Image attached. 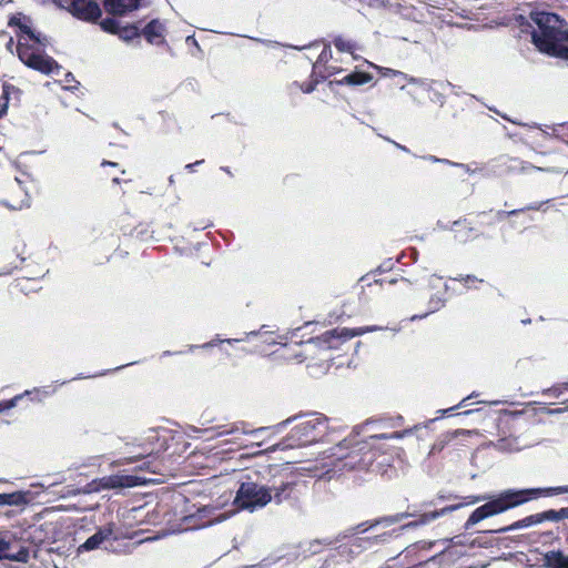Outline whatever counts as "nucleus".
<instances>
[{"label":"nucleus","instance_id":"41","mask_svg":"<svg viewBox=\"0 0 568 568\" xmlns=\"http://www.w3.org/2000/svg\"><path fill=\"white\" fill-rule=\"evenodd\" d=\"M474 396H475V395H474V394H471V395H469L468 397L464 398V399H463L458 405L453 406V407H450V408H448V409H440V410H438V412H439L442 415H445V414H446V413H448V412H452V410H455V409H456V408H458V407H462V406L464 405V403H465L468 398H471V397H474Z\"/></svg>","mask_w":568,"mask_h":568},{"label":"nucleus","instance_id":"10","mask_svg":"<svg viewBox=\"0 0 568 568\" xmlns=\"http://www.w3.org/2000/svg\"><path fill=\"white\" fill-rule=\"evenodd\" d=\"M61 8L65 9L74 18L85 22H95L102 16V11L95 0H65L64 6Z\"/></svg>","mask_w":568,"mask_h":568},{"label":"nucleus","instance_id":"56","mask_svg":"<svg viewBox=\"0 0 568 568\" xmlns=\"http://www.w3.org/2000/svg\"><path fill=\"white\" fill-rule=\"evenodd\" d=\"M293 419H297V417L295 416V417H293V418H288V419H286V420H285V424L291 423Z\"/></svg>","mask_w":568,"mask_h":568},{"label":"nucleus","instance_id":"48","mask_svg":"<svg viewBox=\"0 0 568 568\" xmlns=\"http://www.w3.org/2000/svg\"><path fill=\"white\" fill-rule=\"evenodd\" d=\"M397 282H398V280H397V278H390V280H388V281H386V280H379V281H376V283H379L381 285H384V283H388L389 285H393V284H395V283H397Z\"/></svg>","mask_w":568,"mask_h":568},{"label":"nucleus","instance_id":"29","mask_svg":"<svg viewBox=\"0 0 568 568\" xmlns=\"http://www.w3.org/2000/svg\"><path fill=\"white\" fill-rule=\"evenodd\" d=\"M16 91V88L12 85H2V92L0 94V116L7 113L10 94Z\"/></svg>","mask_w":568,"mask_h":568},{"label":"nucleus","instance_id":"34","mask_svg":"<svg viewBox=\"0 0 568 568\" xmlns=\"http://www.w3.org/2000/svg\"><path fill=\"white\" fill-rule=\"evenodd\" d=\"M100 27L103 31L118 34L120 30V26L118 21L113 18H106L100 22Z\"/></svg>","mask_w":568,"mask_h":568},{"label":"nucleus","instance_id":"18","mask_svg":"<svg viewBox=\"0 0 568 568\" xmlns=\"http://www.w3.org/2000/svg\"><path fill=\"white\" fill-rule=\"evenodd\" d=\"M104 7L108 12L122 16L138 9L139 0H104Z\"/></svg>","mask_w":568,"mask_h":568},{"label":"nucleus","instance_id":"22","mask_svg":"<svg viewBox=\"0 0 568 568\" xmlns=\"http://www.w3.org/2000/svg\"><path fill=\"white\" fill-rule=\"evenodd\" d=\"M373 77L369 73L362 71H354L346 74L342 80L338 81L339 84L346 85H363L372 81Z\"/></svg>","mask_w":568,"mask_h":568},{"label":"nucleus","instance_id":"55","mask_svg":"<svg viewBox=\"0 0 568 568\" xmlns=\"http://www.w3.org/2000/svg\"><path fill=\"white\" fill-rule=\"evenodd\" d=\"M53 1L61 8L62 6H64L65 0H53Z\"/></svg>","mask_w":568,"mask_h":568},{"label":"nucleus","instance_id":"53","mask_svg":"<svg viewBox=\"0 0 568 568\" xmlns=\"http://www.w3.org/2000/svg\"><path fill=\"white\" fill-rule=\"evenodd\" d=\"M216 343L215 342H209V343H205L202 345L203 348H209V347H212L214 346Z\"/></svg>","mask_w":568,"mask_h":568},{"label":"nucleus","instance_id":"11","mask_svg":"<svg viewBox=\"0 0 568 568\" xmlns=\"http://www.w3.org/2000/svg\"><path fill=\"white\" fill-rule=\"evenodd\" d=\"M149 479L134 475H111L100 479V487L103 489L129 488L144 485Z\"/></svg>","mask_w":568,"mask_h":568},{"label":"nucleus","instance_id":"2","mask_svg":"<svg viewBox=\"0 0 568 568\" xmlns=\"http://www.w3.org/2000/svg\"><path fill=\"white\" fill-rule=\"evenodd\" d=\"M560 494H568V486L503 490L495 498L476 508L466 520L464 528L468 530L488 517L501 514L542 496Z\"/></svg>","mask_w":568,"mask_h":568},{"label":"nucleus","instance_id":"23","mask_svg":"<svg viewBox=\"0 0 568 568\" xmlns=\"http://www.w3.org/2000/svg\"><path fill=\"white\" fill-rule=\"evenodd\" d=\"M493 446L505 453H513V452H519L521 449V446L518 443V439L516 437H505L499 438L496 440Z\"/></svg>","mask_w":568,"mask_h":568},{"label":"nucleus","instance_id":"40","mask_svg":"<svg viewBox=\"0 0 568 568\" xmlns=\"http://www.w3.org/2000/svg\"><path fill=\"white\" fill-rule=\"evenodd\" d=\"M385 75H393V77H400L402 79L406 80L408 82V79L410 77H408L407 74L400 72V71H396V70H392V69H385Z\"/></svg>","mask_w":568,"mask_h":568},{"label":"nucleus","instance_id":"52","mask_svg":"<svg viewBox=\"0 0 568 568\" xmlns=\"http://www.w3.org/2000/svg\"><path fill=\"white\" fill-rule=\"evenodd\" d=\"M102 165L116 166V165H118V163H115V162H111V161H103V162H102Z\"/></svg>","mask_w":568,"mask_h":568},{"label":"nucleus","instance_id":"38","mask_svg":"<svg viewBox=\"0 0 568 568\" xmlns=\"http://www.w3.org/2000/svg\"><path fill=\"white\" fill-rule=\"evenodd\" d=\"M567 387H568V383H564V384H559L557 386L550 387V388L546 389L544 393L546 395L557 398L562 394V390L566 389Z\"/></svg>","mask_w":568,"mask_h":568},{"label":"nucleus","instance_id":"32","mask_svg":"<svg viewBox=\"0 0 568 568\" xmlns=\"http://www.w3.org/2000/svg\"><path fill=\"white\" fill-rule=\"evenodd\" d=\"M510 165L508 166V169L510 171H521V172H526V171H529V170H536V171H540L541 169L538 168V166H535L530 163H526V162H520L518 161L517 159H510Z\"/></svg>","mask_w":568,"mask_h":568},{"label":"nucleus","instance_id":"57","mask_svg":"<svg viewBox=\"0 0 568 568\" xmlns=\"http://www.w3.org/2000/svg\"><path fill=\"white\" fill-rule=\"evenodd\" d=\"M169 182H170L171 184H172V183H174V179H173V176H172V175L169 178Z\"/></svg>","mask_w":568,"mask_h":568},{"label":"nucleus","instance_id":"27","mask_svg":"<svg viewBox=\"0 0 568 568\" xmlns=\"http://www.w3.org/2000/svg\"><path fill=\"white\" fill-rule=\"evenodd\" d=\"M326 71L327 73H321L320 74V79H316L314 81H311L308 83H303L300 85V89L304 92V93H311L315 90L316 88V84L321 81V80H325L327 77L334 74L335 72H337V69L334 68V67H328L326 68Z\"/></svg>","mask_w":568,"mask_h":568},{"label":"nucleus","instance_id":"39","mask_svg":"<svg viewBox=\"0 0 568 568\" xmlns=\"http://www.w3.org/2000/svg\"><path fill=\"white\" fill-rule=\"evenodd\" d=\"M447 164L453 165V166H459V168L464 169L467 173H475L480 170L478 166H476L475 169H471L470 165H468V164L456 163L453 161H447Z\"/></svg>","mask_w":568,"mask_h":568},{"label":"nucleus","instance_id":"25","mask_svg":"<svg viewBox=\"0 0 568 568\" xmlns=\"http://www.w3.org/2000/svg\"><path fill=\"white\" fill-rule=\"evenodd\" d=\"M262 430H263V428L247 429V428H245L244 423H242L241 425L235 424L230 427L223 426V430H220L217 433V436H222V435H226V434H237V433L255 435Z\"/></svg>","mask_w":568,"mask_h":568},{"label":"nucleus","instance_id":"58","mask_svg":"<svg viewBox=\"0 0 568 568\" xmlns=\"http://www.w3.org/2000/svg\"><path fill=\"white\" fill-rule=\"evenodd\" d=\"M113 183H120V179L119 178H114L113 179Z\"/></svg>","mask_w":568,"mask_h":568},{"label":"nucleus","instance_id":"26","mask_svg":"<svg viewBox=\"0 0 568 568\" xmlns=\"http://www.w3.org/2000/svg\"><path fill=\"white\" fill-rule=\"evenodd\" d=\"M542 523L546 520L549 521H560L564 519H568V508H560L558 510L549 509L541 513Z\"/></svg>","mask_w":568,"mask_h":568},{"label":"nucleus","instance_id":"37","mask_svg":"<svg viewBox=\"0 0 568 568\" xmlns=\"http://www.w3.org/2000/svg\"><path fill=\"white\" fill-rule=\"evenodd\" d=\"M567 387H568V383H564V384H559L557 386L550 387V388L546 389L544 393L546 395L557 398L562 394V390L566 389Z\"/></svg>","mask_w":568,"mask_h":568},{"label":"nucleus","instance_id":"28","mask_svg":"<svg viewBox=\"0 0 568 568\" xmlns=\"http://www.w3.org/2000/svg\"><path fill=\"white\" fill-rule=\"evenodd\" d=\"M332 58V50H331V47L329 45H325L322 50V52L320 53L316 62L313 64V75H316L317 73H322L320 71V68L322 65H324L325 63H327L329 61V59Z\"/></svg>","mask_w":568,"mask_h":568},{"label":"nucleus","instance_id":"30","mask_svg":"<svg viewBox=\"0 0 568 568\" xmlns=\"http://www.w3.org/2000/svg\"><path fill=\"white\" fill-rule=\"evenodd\" d=\"M409 516H413V515L408 514V513H400V514H396V515H392V516H386V517L381 518L379 520H376L375 524H373L371 527L378 525V524H384L386 526H390V525L399 523L400 520H403L404 518H407Z\"/></svg>","mask_w":568,"mask_h":568},{"label":"nucleus","instance_id":"17","mask_svg":"<svg viewBox=\"0 0 568 568\" xmlns=\"http://www.w3.org/2000/svg\"><path fill=\"white\" fill-rule=\"evenodd\" d=\"M542 568H568V554L562 550H549L542 554Z\"/></svg>","mask_w":568,"mask_h":568},{"label":"nucleus","instance_id":"16","mask_svg":"<svg viewBox=\"0 0 568 568\" xmlns=\"http://www.w3.org/2000/svg\"><path fill=\"white\" fill-rule=\"evenodd\" d=\"M11 541L0 536V560L8 559L18 562H28L30 555L28 548L21 547L18 552L10 554Z\"/></svg>","mask_w":568,"mask_h":568},{"label":"nucleus","instance_id":"14","mask_svg":"<svg viewBox=\"0 0 568 568\" xmlns=\"http://www.w3.org/2000/svg\"><path fill=\"white\" fill-rule=\"evenodd\" d=\"M165 31L166 27L164 22L158 19L151 20L142 30V34L146 41L151 44L165 43Z\"/></svg>","mask_w":568,"mask_h":568},{"label":"nucleus","instance_id":"43","mask_svg":"<svg viewBox=\"0 0 568 568\" xmlns=\"http://www.w3.org/2000/svg\"><path fill=\"white\" fill-rule=\"evenodd\" d=\"M484 500H486L485 496H471L469 497V501H467L466 505H471Z\"/></svg>","mask_w":568,"mask_h":568},{"label":"nucleus","instance_id":"1","mask_svg":"<svg viewBox=\"0 0 568 568\" xmlns=\"http://www.w3.org/2000/svg\"><path fill=\"white\" fill-rule=\"evenodd\" d=\"M521 31H529L536 48L550 57L568 61V24L559 16L544 11H531L528 18L517 19Z\"/></svg>","mask_w":568,"mask_h":568},{"label":"nucleus","instance_id":"47","mask_svg":"<svg viewBox=\"0 0 568 568\" xmlns=\"http://www.w3.org/2000/svg\"><path fill=\"white\" fill-rule=\"evenodd\" d=\"M458 281H464L466 283L468 282H471V281H477V278L473 275H466V276H462L460 278H457Z\"/></svg>","mask_w":568,"mask_h":568},{"label":"nucleus","instance_id":"35","mask_svg":"<svg viewBox=\"0 0 568 568\" xmlns=\"http://www.w3.org/2000/svg\"><path fill=\"white\" fill-rule=\"evenodd\" d=\"M31 394V392L29 390H26L24 394H20V395H17L14 396L13 398L9 399V400H3V402H0V413L3 412V410H8V409H11L13 407L17 406L18 402L24 396V395H29Z\"/></svg>","mask_w":568,"mask_h":568},{"label":"nucleus","instance_id":"46","mask_svg":"<svg viewBox=\"0 0 568 568\" xmlns=\"http://www.w3.org/2000/svg\"><path fill=\"white\" fill-rule=\"evenodd\" d=\"M201 163H203V160H200V161H195L194 163H190V164H186L185 165V169L190 172H193L194 171V168L196 165H200Z\"/></svg>","mask_w":568,"mask_h":568},{"label":"nucleus","instance_id":"9","mask_svg":"<svg viewBox=\"0 0 568 568\" xmlns=\"http://www.w3.org/2000/svg\"><path fill=\"white\" fill-rule=\"evenodd\" d=\"M217 508L213 506H203L195 513L183 517V527L181 530H194L212 526L222 521L225 517L216 514Z\"/></svg>","mask_w":568,"mask_h":568},{"label":"nucleus","instance_id":"12","mask_svg":"<svg viewBox=\"0 0 568 568\" xmlns=\"http://www.w3.org/2000/svg\"><path fill=\"white\" fill-rule=\"evenodd\" d=\"M114 524H108L98 529L95 534L89 537L80 547L79 551H91L98 549L106 540H116Z\"/></svg>","mask_w":568,"mask_h":568},{"label":"nucleus","instance_id":"13","mask_svg":"<svg viewBox=\"0 0 568 568\" xmlns=\"http://www.w3.org/2000/svg\"><path fill=\"white\" fill-rule=\"evenodd\" d=\"M462 506L463 504L449 505L439 510L424 513L416 520L404 525L402 529L428 525L429 523L436 520L437 518L459 509Z\"/></svg>","mask_w":568,"mask_h":568},{"label":"nucleus","instance_id":"31","mask_svg":"<svg viewBox=\"0 0 568 568\" xmlns=\"http://www.w3.org/2000/svg\"><path fill=\"white\" fill-rule=\"evenodd\" d=\"M118 36L123 41H130L140 36L139 29L134 26L120 27Z\"/></svg>","mask_w":568,"mask_h":568},{"label":"nucleus","instance_id":"7","mask_svg":"<svg viewBox=\"0 0 568 568\" xmlns=\"http://www.w3.org/2000/svg\"><path fill=\"white\" fill-rule=\"evenodd\" d=\"M407 93L417 104H422L424 95L427 94L428 99L433 103L443 106L445 104V91L452 87L450 82H443L423 78H409Z\"/></svg>","mask_w":568,"mask_h":568},{"label":"nucleus","instance_id":"20","mask_svg":"<svg viewBox=\"0 0 568 568\" xmlns=\"http://www.w3.org/2000/svg\"><path fill=\"white\" fill-rule=\"evenodd\" d=\"M541 523H542V516H541V513H539V514H534V515L527 516V517H525L520 520H517V521L513 523L511 525L500 528L496 531L497 532L515 531V530L527 528V527L538 525Z\"/></svg>","mask_w":568,"mask_h":568},{"label":"nucleus","instance_id":"5","mask_svg":"<svg viewBox=\"0 0 568 568\" xmlns=\"http://www.w3.org/2000/svg\"><path fill=\"white\" fill-rule=\"evenodd\" d=\"M21 30L22 36L19 38L17 45V53L21 62L44 74L59 71L58 63L51 57L42 53L40 49L42 42L39 37L29 27H23Z\"/></svg>","mask_w":568,"mask_h":568},{"label":"nucleus","instance_id":"33","mask_svg":"<svg viewBox=\"0 0 568 568\" xmlns=\"http://www.w3.org/2000/svg\"><path fill=\"white\" fill-rule=\"evenodd\" d=\"M334 45L335 48L338 50V51H342V52H353L356 48L355 43L349 41V40H345L343 39L342 37H337L334 39Z\"/></svg>","mask_w":568,"mask_h":568},{"label":"nucleus","instance_id":"44","mask_svg":"<svg viewBox=\"0 0 568 568\" xmlns=\"http://www.w3.org/2000/svg\"><path fill=\"white\" fill-rule=\"evenodd\" d=\"M33 392L37 393V394H41L43 396H50L51 394H53L55 392V389L53 388L51 390H48L45 388H43V389L36 388Z\"/></svg>","mask_w":568,"mask_h":568},{"label":"nucleus","instance_id":"8","mask_svg":"<svg viewBox=\"0 0 568 568\" xmlns=\"http://www.w3.org/2000/svg\"><path fill=\"white\" fill-rule=\"evenodd\" d=\"M377 326H366V327H359V328H334L331 331L325 332L321 336L316 337V343L321 347H325L328 349H335L338 348L342 343L345 341L351 339L352 337L363 335L367 332H374L377 331Z\"/></svg>","mask_w":568,"mask_h":568},{"label":"nucleus","instance_id":"3","mask_svg":"<svg viewBox=\"0 0 568 568\" xmlns=\"http://www.w3.org/2000/svg\"><path fill=\"white\" fill-rule=\"evenodd\" d=\"M413 429L403 432H393L390 434H379L369 436L367 440H357L356 436L347 437L332 448V456L342 465H334L339 469L366 468L373 463L374 442L377 439H402L412 434Z\"/></svg>","mask_w":568,"mask_h":568},{"label":"nucleus","instance_id":"36","mask_svg":"<svg viewBox=\"0 0 568 568\" xmlns=\"http://www.w3.org/2000/svg\"><path fill=\"white\" fill-rule=\"evenodd\" d=\"M541 205H542V203H540V204H530V205H528L527 207H525V209H520V210H513V211H499V212L497 213V216H498L499 219H501V217H504V216H511V215H516L517 213L523 212V211H525V210H539Z\"/></svg>","mask_w":568,"mask_h":568},{"label":"nucleus","instance_id":"4","mask_svg":"<svg viewBox=\"0 0 568 568\" xmlns=\"http://www.w3.org/2000/svg\"><path fill=\"white\" fill-rule=\"evenodd\" d=\"M327 429V419L320 413L301 417L290 435L273 446V450H285L306 446L322 438Z\"/></svg>","mask_w":568,"mask_h":568},{"label":"nucleus","instance_id":"42","mask_svg":"<svg viewBox=\"0 0 568 568\" xmlns=\"http://www.w3.org/2000/svg\"><path fill=\"white\" fill-rule=\"evenodd\" d=\"M3 205H6L7 207L9 209H12V210H21L23 207H29V199L27 197L26 201H23L19 206H11L9 205L7 202H2Z\"/></svg>","mask_w":568,"mask_h":568},{"label":"nucleus","instance_id":"6","mask_svg":"<svg viewBox=\"0 0 568 568\" xmlns=\"http://www.w3.org/2000/svg\"><path fill=\"white\" fill-rule=\"evenodd\" d=\"M272 501L271 489L254 481L240 485L233 504L241 510L253 513Z\"/></svg>","mask_w":568,"mask_h":568},{"label":"nucleus","instance_id":"59","mask_svg":"<svg viewBox=\"0 0 568 568\" xmlns=\"http://www.w3.org/2000/svg\"><path fill=\"white\" fill-rule=\"evenodd\" d=\"M385 536H386V535H383V536H375V537H374V541H376L378 538H381V537H385Z\"/></svg>","mask_w":568,"mask_h":568},{"label":"nucleus","instance_id":"19","mask_svg":"<svg viewBox=\"0 0 568 568\" xmlns=\"http://www.w3.org/2000/svg\"><path fill=\"white\" fill-rule=\"evenodd\" d=\"M263 328H264V326L260 331H252L248 333H244V335L240 338H227V339L219 341V343L226 342L227 344L232 345L234 343L250 341L254 336H260L264 343H266L268 345L275 344L276 342H275V338L273 337V333H271L268 331H264Z\"/></svg>","mask_w":568,"mask_h":568},{"label":"nucleus","instance_id":"60","mask_svg":"<svg viewBox=\"0 0 568 568\" xmlns=\"http://www.w3.org/2000/svg\"><path fill=\"white\" fill-rule=\"evenodd\" d=\"M80 378H83V377L82 376L73 377V381H77V379H80Z\"/></svg>","mask_w":568,"mask_h":568},{"label":"nucleus","instance_id":"24","mask_svg":"<svg viewBox=\"0 0 568 568\" xmlns=\"http://www.w3.org/2000/svg\"><path fill=\"white\" fill-rule=\"evenodd\" d=\"M444 305H445V298L438 294H434L430 296L429 302H428L429 311L423 315H414V316H412L410 320L415 321V320L425 318L428 314L440 310Z\"/></svg>","mask_w":568,"mask_h":568},{"label":"nucleus","instance_id":"45","mask_svg":"<svg viewBox=\"0 0 568 568\" xmlns=\"http://www.w3.org/2000/svg\"><path fill=\"white\" fill-rule=\"evenodd\" d=\"M426 160L433 162V163H436V162H443V163H446L447 164V161L446 159H438L436 158L435 155H429V156H426L425 158Z\"/></svg>","mask_w":568,"mask_h":568},{"label":"nucleus","instance_id":"50","mask_svg":"<svg viewBox=\"0 0 568 568\" xmlns=\"http://www.w3.org/2000/svg\"><path fill=\"white\" fill-rule=\"evenodd\" d=\"M357 541H359V547L362 546V544H373V540H371L369 538H357Z\"/></svg>","mask_w":568,"mask_h":568},{"label":"nucleus","instance_id":"54","mask_svg":"<svg viewBox=\"0 0 568 568\" xmlns=\"http://www.w3.org/2000/svg\"><path fill=\"white\" fill-rule=\"evenodd\" d=\"M221 170L227 173L229 175H232V172L227 166H222Z\"/></svg>","mask_w":568,"mask_h":568},{"label":"nucleus","instance_id":"49","mask_svg":"<svg viewBox=\"0 0 568 568\" xmlns=\"http://www.w3.org/2000/svg\"><path fill=\"white\" fill-rule=\"evenodd\" d=\"M440 280V277H437L436 275H433L430 278H429V285L432 287H436V282H438Z\"/></svg>","mask_w":568,"mask_h":568},{"label":"nucleus","instance_id":"51","mask_svg":"<svg viewBox=\"0 0 568 568\" xmlns=\"http://www.w3.org/2000/svg\"><path fill=\"white\" fill-rule=\"evenodd\" d=\"M395 144L396 148H398L399 150L404 151V152H409V150L405 146V145H402L397 142H393Z\"/></svg>","mask_w":568,"mask_h":568},{"label":"nucleus","instance_id":"15","mask_svg":"<svg viewBox=\"0 0 568 568\" xmlns=\"http://www.w3.org/2000/svg\"><path fill=\"white\" fill-rule=\"evenodd\" d=\"M297 483L294 480H283L278 485L274 484L271 487L272 501L280 505L291 499L295 493Z\"/></svg>","mask_w":568,"mask_h":568},{"label":"nucleus","instance_id":"21","mask_svg":"<svg viewBox=\"0 0 568 568\" xmlns=\"http://www.w3.org/2000/svg\"><path fill=\"white\" fill-rule=\"evenodd\" d=\"M28 501V493L24 491L0 494V506H22Z\"/></svg>","mask_w":568,"mask_h":568}]
</instances>
